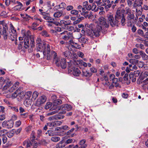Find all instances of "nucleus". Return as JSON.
I'll return each mask as SVG.
<instances>
[{
  "label": "nucleus",
  "mask_w": 148,
  "mask_h": 148,
  "mask_svg": "<svg viewBox=\"0 0 148 148\" xmlns=\"http://www.w3.org/2000/svg\"><path fill=\"white\" fill-rule=\"evenodd\" d=\"M54 53V57L53 58V62L55 63L57 66H60V59L59 57H58L57 53L56 52H53Z\"/></svg>",
  "instance_id": "obj_15"
},
{
  "label": "nucleus",
  "mask_w": 148,
  "mask_h": 148,
  "mask_svg": "<svg viewBox=\"0 0 148 148\" xmlns=\"http://www.w3.org/2000/svg\"><path fill=\"white\" fill-rule=\"evenodd\" d=\"M99 8L97 7L96 5L94 4L92 6V11H95V12L97 11Z\"/></svg>",
  "instance_id": "obj_48"
},
{
  "label": "nucleus",
  "mask_w": 148,
  "mask_h": 148,
  "mask_svg": "<svg viewBox=\"0 0 148 148\" xmlns=\"http://www.w3.org/2000/svg\"><path fill=\"white\" fill-rule=\"evenodd\" d=\"M51 140L54 142H57L60 140V138L58 136H54L51 138Z\"/></svg>",
  "instance_id": "obj_33"
},
{
  "label": "nucleus",
  "mask_w": 148,
  "mask_h": 148,
  "mask_svg": "<svg viewBox=\"0 0 148 148\" xmlns=\"http://www.w3.org/2000/svg\"><path fill=\"white\" fill-rule=\"evenodd\" d=\"M79 41L81 42L85 43L87 42V40L84 37H81L79 39Z\"/></svg>",
  "instance_id": "obj_42"
},
{
  "label": "nucleus",
  "mask_w": 148,
  "mask_h": 148,
  "mask_svg": "<svg viewBox=\"0 0 148 148\" xmlns=\"http://www.w3.org/2000/svg\"><path fill=\"white\" fill-rule=\"evenodd\" d=\"M38 93L36 91H34L32 95V100H35L37 97L38 95Z\"/></svg>",
  "instance_id": "obj_35"
},
{
  "label": "nucleus",
  "mask_w": 148,
  "mask_h": 148,
  "mask_svg": "<svg viewBox=\"0 0 148 148\" xmlns=\"http://www.w3.org/2000/svg\"><path fill=\"white\" fill-rule=\"evenodd\" d=\"M43 18L46 20H51V17H50L49 14L46 12L41 13Z\"/></svg>",
  "instance_id": "obj_26"
},
{
  "label": "nucleus",
  "mask_w": 148,
  "mask_h": 148,
  "mask_svg": "<svg viewBox=\"0 0 148 148\" xmlns=\"http://www.w3.org/2000/svg\"><path fill=\"white\" fill-rule=\"evenodd\" d=\"M4 82L6 84L3 88V89L4 90L7 89L12 84L11 81H10L9 79L8 78L5 79L4 81Z\"/></svg>",
  "instance_id": "obj_19"
},
{
  "label": "nucleus",
  "mask_w": 148,
  "mask_h": 148,
  "mask_svg": "<svg viewBox=\"0 0 148 148\" xmlns=\"http://www.w3.org/2000/svg\"><path fill=\"white\" fill-rule=\"evenodd\" d=\"M90 70L91 72L93 73H96L97 72V70L94 67H92L90 68Z\"/></svg>",
  "instance_id": "obj_59"
},
{
  "label": "nucleus",
  "mask_w": 148,
  "mask_h": 148,
  "mask_svg": "<svg viewBox=\"0 0 148 148\" xmlns=\"http://www.w3.org/2000/svg\"><path fill=\"white\" fill-rule=\"evenodd\" d=\"M40 34L43 36L45 37H48L49 35L48 33L45 30L42 31L40 33Z\"/></svg>",
  "instance_id": "obj_34"
},
{
  "label": "nucleus",
  "mask_w": 148,
  "mask_h": 148,
  "mask_svg": "<svg viewBox=\"0 0 148 148\" xmlns=\"http://www.w3.org/2000/svg\"><path fill=\"white\" fill-rule=\"evenodd\" d=\"M137 63L138 64V66L139 68H142L144 65L143 62H138Z\"/></svg>",
  "instance_id": "obj_58"
},
{
  "label": "nucleus",
  "mask_w": 148,
  "mask_h": 148,
  "mask_svg": "<svg viewBox=\"0 0 148 148\" xmlns=\"http://www.w3.org/2000/svg\"><path fill=\"white\" fill-rule=\"evenodd\" d=\"M66 145H67L71 143L73 141L72 139L71 138H69L66 140L64 141Z\"/></svg>",
  "instance_id": "obj_52"
},
{
  "label": "nucleus",
  "mask_w": 148,
  "mask_h": 148,
  "mask_svg": "<svg viewBox=\"0 0 148 148\" xmlns=\"http://www.w3.org/2000/svg\"><path fill=\"white\" fill-rule=\"evenodd\" d=\"M38 144L35 140L28 139L23 142V145L27 148H37Z\"/></svg>",
  "instance_id": "obj_5"
},
{
  "label": "nucleus",
  "mask_w": 148,
  "mask_h": 148,
  "mask_svg": "<svg viewBox=\"0 0 148 148\" xmlns=\"http://www.w3.org/2000/svg\"><path fill=\"white\" fill-rule=\"evenodd\" d=\"M46 100V98L45 96H42L39 98L37 101L36 105L39 106L44 103Z\"/></svg>",
  "instance_id": "obj_16"
},
{
  "label": "nucleus",
  "mask_w": 148,
  "mask_h": 148,
  "mask_svg": "<svg viewBox=\"0 0 148 148\" xmlns=\"http://www.w3.org/2000/svg\"><path fill=\"white\" fill-rule=\"evenodd\" d=\"M10 25L11 29V32H10V33H11V34H13L17 35L16 30L14 29V27H13L12 24H10Z\"/></svg>",
  "instance_id": "obj_29"
},
{
  "label": "nucleus",
  "mask_w": 148,
  "mask_h": 148,
  "mask_svg": "<svg viewBox=\"0 0 148 148\" xmlns=\"http://www.w3.org/2000/svg\"><path fill=\"white\" fill-rule=\"evenodd\" d=\"M60 25L64 24V25H71L72 24L71 21L70 20H67L65 21L64 20H61L60 21Z\"/></svg>",
  "instance_id": "obj_25"
},
{
  "label": "nucleus",
  "mask_w": 148,
  "mask_h": 148,
  "mask_svg": "<svg viewBox=\"0 0 148 148\" xmlns=\"http://www.w3.org/2000/svg\"><path fill=\"white\" fill-rule=\"evenodd\" d=\"M47 45H50L49 44L44 42L38 44L37 46V50L40 51L41 53L42 52L44 55L45 56V54L46 55Z\"/></svg>",
  "instance_id": "obj_7"
},
{
  "label": "nucleus",
  "mask_w": 148,
  "mask_h": 148,
  "mask_svg": "<svg viewBox=\"0 0 148 148\" xmlns=\"http://www.w3.org/2000/svg\"><path fill=\"white\" fill-rule=\"evenodd\" d=\"M60 34L63 35L62 38L65 40H68L73 37V34L66 30L64 31Z\"/></svg>",
  "instance_id": "obj_11"
},
{
  "label": "nucleus",
  "mask_w": 148,
  "mask_h": 148,
  "mask_svg": "<svg viewBox=\"0 0 148 148\" xmlns=\"http://www.w3.org/2000/svg\"><path fill=\"white\" fill-rule=\"evenodd\" d=\"M125 11H126L125 14L127 15V16L133 14L132 12H131V10L128 7L125 8Z\"/></svg>",
  "instance_id": "obj_38"
},
{
  "label": "nucleus",
  "mask_w": 148,
  "mask_h": 148,
  "mask_svg": "<svg viewBox=\"0 0 148 148\" xmlns=\"http://www.w3.org/2000/svg\"><path fill=\"white\" fill-rule=\"evenodd\" d=\"M64 116H59L56 115H54L49 117L48 118V120L49 121H51L54 119L57 120L60 119H63Z\"/></svg>",
  "instance_id": "obj_24"
},
{
  "label": "nucleus",
  "mask_w": 148,
  "mask_h": 148,
  "mask_svg": "<svg viewBox=\"0 0 148 148\" xmlns=\"http://www.w3.org/2000/svg\"><path fill=\"white\" fill-rule=\"evenodd\" d=\"M21 94V92H18V90H16L13 94H12L11 97L12 98H16L18 95Z\"/></svg>",
  "instance_id": "obj_31"
},
{
  "label": "nucleus",
  "mask_w": 148,
  "mask_h": 148,
  "mask_svg": "<svg viewBox=\"0 0 148 148\" xmlns=\"http://www.w3.org/2000/svg\"><path fill=\"white\" fill-rule=\"evenodd\" d=\"M8 27L6 25L3 27V29L0 28V38H1V36H3V38L4 40H6L8 38V33L7 30L8 29Z\"/></svg>",
  "instance_id": "obj_13"
},
{
  "label": "nucleus",
  "mask_w": 148,
  "mask_h": 148,
  "mask_svg": "<svg viewBox=\"0 0 148 148\" xmlns=\"http://www.w3.org/2000/svg\"><path fill=\"white\" fill-rule=\"evenodd\" d=\"M53 52H56L55 51L52 50V46L51 45H47V50L46 52V55L45 54L44 57H46V59L47 60H51L52 58H53L54 57V53Z\"/></svg>",
  "instance_id": "obj_9"
},
{
  "label": "nucleus",
  "mask_w": 148,
  "mask_h": 148,
  "mask_svg": "<svg viewBox=\"0 0 148 148\" xmlns=\"http://www.w3.org/2000/svg\"><path fill=\"white\" fill-rule=\"evenodd\" d=\"M31 101L29 99H26L24 101V104L27 107L31 105Z\"/></svg>",
  "instance_id": "obj_41"
},
{
  "label": "nucleus",
  "mask_w": 148,
  "mask_h": 148,
  "mask_svg": "<svg viewBox=\"0 0 148 148\" xmlns=\"http://www.w3.org/2000/svg\"><path fill=\"white\" fill-rule=\"evenodd\" d=\"M75 42L72 40H70L69 41V50H70L69 47H73V46H74V44Z\"/></svg>",
  "instance_id": "obj_44"
},
{
  "label": "nucleus",
  "mask_w": 148,
  "mask_h": 148,
  "mask_svg": "<svg viewBox=\"0 0 148 148\" xmlns=\"http://www.w3.org/2000/svg\"><path fill=\"white\" fill-rule=\"evenodd\" d=\"M65 148H79L78 146L77 145H75V146L73 147V146L72 145H70L69 146L66 147Z\"/></svg>",
  "instance_id": "obj_61"
},
{
  "label": "nucleus",
  "mask_w": 148,
  "mask_h": 148,
  "mask_svg": "<svg viewBox=\"0 0 148 148\" xmlns=\"http://www.w3.org/2000/svg\"><path fill=\"white\" fill-rule=\"evenodd\" d=\"M71 13L73 15H77L78 13V11L76 10H72L71 11Z\"/></svg>",
  "instance_id": "obj_53"
},
{
  "label": "nucleus",
  "mask_w": 148,
  "mask_h": 148,
  "mask_svg": "<svg viewBox=\"0 0 148 148\" xmlns=\"http://www.w3.org/2000/svg\"><path fill=\"white\" fill-rule=\"evenodd\" d=\"M142 14V12L140 10H138L137 9L136 10V17H138V16H140Z\"/></svg>",
  "instance_id": "obj_54"
},
{
  "label": "nucleus",
  "mask_w": 148,
  "mask_h": 148,
  "mask_svg": "<svg viewBox=\"0 0 148 148\" xmlns=\"http://www.w3.org/2000/svg\"><path fill=\"white\" fill-rule=\"evenodd\" d=\"M83 75L85 77H90L92 75V74L89 73L88 71H83Z\"/></svg>",
  "instance_id": "obj_32"
},
{
  "label": "nucleus",
  "mask_w": 148,
  "mask_h": 148,
  "mask_svg": "<svg viewBox=\"0 0 148 148\" xmlns=\"http://www.w3.org/2000/svg\"><path fill=\"white\" fill-rule=\"evenodd\" d=\"M38 25V24L36 23H32L31 26V28L34 30H36V27Z\"/></svg>",
  "instance_id": "obj_45"
},
{
  "label": "nucleus",
  "mask_w": 148,
  "mask_h": 148,
  "mask_svg": "<svg viewBox=\"0 0 148 148\" xmlns=\"http://www.w3.org/2000/svg\"><path fill=\"white\" fill-rule=\"evenodd\" d=\"M138 19V17H136L135 18V16L133 14L127 16L126 21L127 25L129 27H131L132 25L136 23Z\"/></svg>",
  "instance_id": "obj_6"
},
{
  "label": "nucleus",
  "mask_w": 148,
  "mask_h": 148,
  "mask_svg": "<svg viewBox=\"0 0 148 148\" xmlns=\"http://www.w3.org/2000/svg\"><path fill=\"white\" fill-rule=\"evenodd\" d=\"M48 132L49 135L50 136L60 135L59 133L55 132L52 130H49L48 131Z\"/></svg>",
  "instance_id": "obj_28"
},
{
  "label": "nucleus",
  "mask_w": 148,
  "mask_h": 148,
  "mask_svg": "<svg viewBox=\"0 0 148 148\" xmlns=\"http://www.w3.org/2000/svg\"><path fill=\"white\" fill-rule=\"evenodd\" d=\"M66 109L68 111H69L71 110L72 109V107L70 105H68L67 104V106H66Z\"/></svg>",
  "instance_id": "obj_62"
},
{
  "label": "nucleus",
  "mask_w": 148,
  "mask_h": 148,
  "mask_svg": "<svg viewBox=\"0 0 148 148\" xmlns=\"http://www.w3.org/2000/svg\"><path fill=\"white\" fill-rule=\"evenodd\" d=\"M14 123L12 120L5 121H3L2 123V126L8 129L12 128L14 125Z\"/></svg>",
  "instance_id": "obj_10"
},
{
  "label": "nucleus",
  "mask_w": 148,
  "mask_h": 148,
  "mask_svg": "<svg viewBox=\"0 0 148 148\" xmlns=\"http://www.w3.org/2000/svg\"><path fill=\"white\" fill-rule=\"evenodd\" d=\"M148 75V72L147 71H145L142 74L141 76V77L142 79L146 78L147 77Z\"/></svg>",
  "instance_id": "obj_51"
},
{
  "label": "nucleus",
  "mask_w": 148,
  "mask_h": 148,
  "mask_svg": "<svg viewBox=\"0 0 148 148\" xmlns=\"http://www.w3.org/2000/svg\"><path fill=\"white\" fill-rule=\"evenodd\" d=\"M47 4L48 5L50 6H54L55 5V4L54 3H52L51 1H48L47 2Z\"/></svg>",
  "instance_id": "obj_64"
},
{
  "label": "nucleus",
  "mask_w": 148,
  "mask_h": 148,
  "mask_svg": "<svg viewBox=\"0 0 148 148\" xmlns=\"http://www.w3.org/2000/svg\"><path fill=\"white\" fill-rule=\"evenodd\" d=\"M31 137L30 140H34V139L35 138V132L33 131H32L31 134Z\"/></svg>",
  "instance_id": "obj_56"
},
{
  "label": "nucleus",
  "mask_w": 148,
  "mask_h": 148,
  "mask_svg": "<svg viewBox=\"0 0 148 148\" xmlns=\"http://www.w3.org/2000/svg\"><path fill=\"white\" fill-rule=\"evenodd\" d=\"M72 62H68V72L69 73H72L75 76H78L81 74V72L79 69L74 67Z\"/></svg>",
  "instance_id": "obj_4"
},
{
  "label": "nucleus",
  "mask_w": 148,
  "mask_h": 148,
  "mask_svg": "<svg viewBox=\"0 0 148 148\" xmlns=\"http://www.w3.org/2000/svg\"><path fill=\"white\" fill-rule=\"evenodd\" d=\"M52 105V104L50 102H47L45 106V108L46 110H47L50 108Z\"/></svg>",
  "instance_id": "obj_46"
},
{
  "label": "nucleus",
  "mask_w": 148,
  "mask_h": 148,
  "mask_svg": "<svg viewBox=\"0 0 148 148\" xmlns=\"http://www.w3.org/2000/svg\"><path fill=\"white\" fill-rule=\"evenodd\" d=\"M119 9L120 8L117 9L114 18H116V20L119 21V23L122 26H124L126 23V19L124 14L121 12Z\"/></svg>",
  "instance_id": "obj_3"
},
{
  "label": "nucleus",
  "mask_w": 148,
  "mask_h": 148,
  "mask_svg": "<svg viewBox=\"0 0 148 148\" xmlns=\"http://www.w3.org/2000/svg\"><path fill=\"white\" fill-rule=\"evenodd\" d=\"M140 73V71H134L133 73H131L129 75V77L130 79H131L132 77L133 76L138 77V76Z\"/></svg>",
  "instance_id": "obj_21"
},
{
  "label": "nucleus",
  "mask_w": 148,
  "mask_h": 148,
  "mask_svg": "<svg viewBox=\"0 0 148 148\" xmlns=\"http://www.w3.org/2000/svg\"><path fill=\"white\" fill-rule=\"evenodd\" d=\"M32 126L30 125L28 126L25 128L26 131L28 132H29V131H31L32 128Z\"/></svg>",
  "instance_id": "obj_60"
},
{
  "label": "nucleus",
  "mask_w": 148,
  "mask_h": 148,
  "mask_svg": "<svg viewBox=\"0 0 148 148\" xmlns=\"http://www.w3.org/2000/svg\"><path fill=\"white\" fill-rule=\"evenodd\" d=\"M62 122L60 121H56L47 123V125L51 127H53L61 125Z\"/></svg>",
  "instance_id": "obj_14"
},
{
  "label": "nucleus",
  "mask_w": 148,
  "mask_h": 148,
  "mask_svg": "<svg viewBox=\"0 0 148 148\" xmlns=\"http://www.w3.org/2000/svg\"><path fill=\"white\" fill-rule=\"evenodd\" d=\"M64 15L63 12L62 11L56 12L53 14V16L56 18H60Z\"/></svg>",
  "instance_id": "obj_20"
},
{
  "label": "nucleus",
  "mask_w": 148,
  "mask_h": 148,
  "mask_svg": "<svg viewBox=\"0 0 148 148\" xmlns=\"http://www.w3.org/2000/svg\"><path fill=\"white\" fill-rule=\"evenodd\" d=\"M59 6L60 8H63L64 9H65L66 7V5L65 3L62 2L59 5Z\"/></svg>",
  "instance_id": "obj_49"
},
{
  "label": "nucleus",
  "mask_w": 148,
  "mask_h": 148,
  "mask_svg": "<svg viewBox=\"0 0 148 148\" xmlns=\"http://www.w3.org/2000/svg\"><path fill=\"white\" fill-rule=\"evenodd\" d=\"M15 129H12V130L8 133L7 136L9 138H11L13 137L15 134Z\"/></svg>",
  "instance_id": "obj_30"
},
{
  "label": "nucleus",
  "mask_w": 148,
  "mask_h": 148,
  "mask_svg": "<svg viewBox=\"0 0 148 148\" xmlns=\"http://www.w3.org/2000/svg\"><path fill=\"white\" fill-rule=\"evenodd\" d=\"M91 12L92 13V12H90V14L86 15L85 17L86 18H88L89 19H92L93 18V15L91 14Z\"/></svg>",
  "instance_id": "obj_55"
},
{
  "label": "nucleus",
  "mask_w": 148,
  "mask_h": 148,
  "mask_svg": "<svg viewBox=\"0 0 148 148\" xmlns=\"http://www.w3.org/2000/svg\"><path fill=\"white\" fill-rule=\"evenodd\" d=\"M9 37V38L12 41H14L17 40V35L14 34H11V33H9V34L8 35V36Z\"/></svg>",
  "instance_id": "obj_23"
},
{
  "label": "nucleus",
  "mask_w": 148,
  "mask_h": 148,
  "mask_svg": "<svg viewBox=\"0 0 148 148\" xmlns=\"http://www.w3.org/2000/svg\"><path fill=\"white\" fill-rule=\"evenodd\" d=\"M66 62V59L64 58L61 59L60 62V66L62 69H65L66 68L67 65Z\"/></svg>",
  "instance_id": "obj_18"
},
{
  "label": "nucleus",
  "mask_w": 148,
  "mask_h": 148,
  "mask_svg": "<svg viewBox=\"0 0 148 148\" xmlns=\"http://www.w3.org/2000/svg\"><path fill=\"white\" fill-rule=\"evenodd\" d=\"M63 55L67 58H69L71 57V53L69 51H66L63 53Z\"/></svg>",
  "instance_id": "obj_22"
},
{
  "label": "nucleus",
  "mask_w": 148,
  "mask_h": 148,
  "mask_svg": "<svg viewBox=\"0 0 148 148\" xmlns=\"http://www.w3.org/2000/svg\"><path fill=\"white\" fill-rule=\"evenodd\" d=\"M15 4L17 5L13 8V9L15 11H21V8L23 6L22 3L18 1H16Z\"/></svg>",
  "instance_id": "obj_17"
},
{
  "label": "nucleus",
  "mask_w": 148,
  "mask_h": 148,
  "mask_svg": "<svg viewBox=\"0 0 148 148\" xmlns=\"http://www.w3.org/2000/svg\"><path fill=\"white\" fill-rule=\"evenodd\" d=\"M129 61L133 64H135L138 62V60L136 59H131L129 60Z\"/></svg>",
  "instance_id": "obj_37"
},
{
  "label": "nucleus",
  "mask_w": 148,
  "mask_h": 148,
  "mask_svg": "<svg viewBox=\"0 0 148 148\" xmlns=\"http://www.w3.org/2000/svg\"><path fill=\"white\" fill-rule=\"evenodd\" d=\"M50 110L53 111L48 113V115L49 116L54 114L58 112L59 110V107L58 105L54 103Z\"/></svg>",
  "instance_id": "obj_12"
},
{
  "label": "nucleus",
  "mask_w": 148,
  "mask_h": 148,
  "mask_svg": "<svg viewBox=\"0 0 148 148\" xmlns=\"http://www.w3.org/2000/svg\"><path fill=\"white\" fill-rule=\"evenodd\" d=\"M33 20H36L37 21H39L40 22H42L43 21V20L39 17V16L38 15H35L34 16Z\"/></svg>",
  "instance_id": "obj_43"
},
{
  "label": "nucleus",
  "mask_w": 148,
  "mask_h": 148,
  "mask_svg": "<svg viewBox=\"0 0 148 148\" xmlns=\"http://www.w3.org/2000/svg\"><path fill=\"white\" fill-rule=\"evenodd\" d=\"M21 130L22 129L21 128H19L16 130H15V134H18L20 132Z\"/></svg>",
  "instance_id": "obj_63"
},
{
  "label": "nucleus",
  "mask_w": 148,
  "mask_h": 148,
  "mask_svg": "<svg viewBox=\"0 0 148 148\" xmlns=\"http://www.w3.org/2000/svg\"><path fill=\"white\" fill-rule=\"evenodd\" d=\"M140 55L141 56L143 59L144 60H147L148 59V56L144 52L142 51H141L139 52Z\"/></svg>",
  "instance_id": "obj_27"
},
{
  "label": "nucleus",
  "mask_w": 148,
  "mask_h": 148,
  "mask_svg": "<svg viewBox=\"0 0 148 148\" xmlns=\"http://www.w3.org/2000/svg\"><path fill=\"white\" fill-rule=\"evenodd\" d=\"M97 24L95 26L92 24H85L86 28L88 30H91L92 31L94 35L96 37H98L101 32L103 33L105 32L106 28L109 27V25L106 22V19L103 16L99 17L98 21L97 22Z\"/></svg>",
  "instance_id": "obj_1"
},
{
  "label": "nucleus",
  "mask_w": 148,
  "mask_h": 148,
  "mask_svg": "<svg viewBox=\"0 0 148 148\" xmlns=\"http://www.w3.org/2000/svg\"><path fill=\"white\" fill-rule=\"evenodd\" d=\"M53 21H48V22H51V23H52L53 24V25L54 24L56 26L60 25V23H59L58 22L54 21V19H53Z\"/></svg>",
  "instance_id": "obj_39"
},
{
  "label": "nucleus",
  "mask_w": 148,
  "mask_h": 148,
  "mask_svg": "<svg viewBox=\"0 0 148 148\" xmlns=\"http://www.w3.org/2000/svg\"><path fill=\"white\" fill-rule=\"evenodd\" d=\"M66 106H67V104H63L59 107V110H66Z\"/></svg>",
  "instance_id": "obj_47"
},
{
  "label": "nucleus",
  "mask_w": 148,
  "mask_h": 148,
  "mask_svg": "<svg viewBox=\"0 0 148 148\" xmlns=\"http://www.w3.org/2000/svg\"><path fill=\"white\" fill-rule=\"evenodd\" d=\"M107 17L108 21H106V22L108 23L109 25V22L110 25L112 27H113L116 25L118 26L120 24L119 23V21L116 20V18H114L115 19H114V18L112 15L111 14H108V15Z\"/></svg>",
  "instance_id": "obj_8"
},
{
  "label": "nucleus",
  "mask_w": 148,
  "mask_h": 148,
  "mask_svg": "<svg viewBox=\"0 0 148 148\" xmlns=\"http://www.w3.org/2000/svg\"><path fill=\"white\" fill-rule=\"evenodd\" d=\"M62 103L61 100L59 99H57L54 101V103L57 105L61 104Z\"/></svg>",
  "instance_id": "obj_50"
},
{
  "label": "nucleus",
  "mask_w": 148,
  "mask_h": 148,
  "mask_svg": "<svg viewBox=\"0 0 148 148\" xmlns=\"http://www.w3.org/2000/svg\"><path fill=\"white\" fill-rule=\"evenodd\" d=\"M7 132V130L5 129H3L0 131V136H4L6 134Z\"/></svg>",
  "instance_id": "obj_40"
},
{
  "label": "nucleus",
  "mask_w": 148,
  "mask_h": 148,
  "mask_svg": "<svg viewBox=\"0 0 148 148\" xmlns=\"http://www.w3.org/2000/svg\"><path fill=\"white\" fill-rule=\"evenodd\" d=\"M23 38H24V40L22 42L20 41L19 44L18 45V48L19 49H22V48L24 47L25 49L28 48L29 45L31 47H32L35 45L34 40L33 38H30V42L29 44V35L26 36L25 34L23 35Z\"/></svg>",
  "instance_id": "obj_2"
},
{
  "label": "nucleus",
  "mask_w": 148,
  "mask_h": 148,
  "mask_svg": "<svg viewBox=\"0 0 148 148\" xmlns=\"http://www.w3.org/2000/svg\"><path fill=\"white\" fill-rule=\"evenodd\" d=\"M128 95L126 93H123L122 95V97L124 99H127L128 97Z\"/></svg>",
  "instance_id": "obj_57"
},
{
  "label": "nucleus",
  "mask_w": 148,
  "mask_h": 148,
  "mask_svg": "<svg viewBox=\"0 0 148 148\" xmlns=\"http://www.w3.org/2000/svg\"><path fill=\"white\" fill-rule=\"evenodd\" d=\"M142 83L144 87H147L148 89V78L144 80Z\"/></svg>",
  "instance_id": "obj_36"
}]
</instances>
